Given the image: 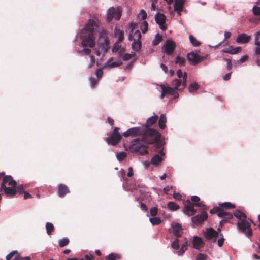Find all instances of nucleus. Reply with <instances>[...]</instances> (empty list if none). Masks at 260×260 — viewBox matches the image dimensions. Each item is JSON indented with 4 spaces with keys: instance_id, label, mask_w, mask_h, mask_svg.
<instances>
[{
    "instance_id": "obj_35",
    "label": "nucleus",
    "mask_w": 260,
    "mask_h": 260,
    "mask_svg": "<svg viewBox=\"0 0 260 260\" xmlns=\"http://www.w3.org/2000/svg\"><path fill=\"white\" fill-rule=\"evenodd\" d=\"M175 63L180 66H183L186 63V59L183 57L178 56L176 58Z\"/></svg>"
},
{
    "instance_id": "obj_8",
    "label": "nucleus",
    "mask_w": 260,
    "mask_h": 260,
    "mask_svg": "<svg viewBox=\"0 0 260 260\" xmlns=\"http://www.w3.org/2000/svg\"><path fill=\"white\" fill-rule=\"evenodd\" d=\"M201 210L200 214L197 215L191 218L192 222L197 226L200 225L203 222L206 220L208 218V214L206 212V210H204L202 208Z\"/></svg>"
},
{
    "instance_id": "obj_57",
    "label": "nucleus",
    "mask_w": 260,
    "mask_h": 260,
    "mask_svg": "<svg viewBox=\"0 0 260 260\" xmlns=\"http://www.w3.org/2000/svg\"><path fill=\"white\" fill-rule=\"evenodd\" d=\"M248 59V55H244L242 56L238 61L239 63H242L246 61H247Z\"/></svg>"
},
{
    "instance_id": "obj_12",
    "label": "nucleus",
    "mask_w": 260,
    "mask_h": 260,
    "mask_svg": "<svg viewBox=\"0 0 260 260\" xmlns=\"http://www.w3.org/2000/svg\"><path fill=\"white\" fill-rule=\"evenodd\" d=\"M121 16V12L119 10L115 11L113 7L110 8L107 12V20L108 22L111 21L113 18L117 20H119Z\"/></svg>"
},
{
    "instance_id": "obj_30",
    "label": "nucleus",
    "mask_w": 260,
    "mask_h": 260,
    "mask_svg": "<svg viewBox=\"0 0 260 260\" xmlns=\"http://www.w3.org/2000/svg\"><path fill=\"white\" fill-rule=\"evenodd\" d=\"M166 117L165 114H161L158 121V125L160 128L163 129L166 127Z\"/></svg>"
},
{
    "instance_id": "obj_28",
    "label": "nucleus",
    "mask_w": 260,
    "mask_h": 260,
    "mask_svg": "<svg viewBox=\"0 0 260 260\" xmlns=\"http://www.w3.org/2000/svg\"><path fill=\"white\" fill-rule=\"evenodd\" d=\"M158 117L157 116H154L150 117L147 120L146 125L143 127H147V128H150V127L152 126L153 124L156 123Z\"/></svg>"
},
{
    "instance_id": "obj_7",
    "label": "nucleus",
    "mask_w": 260,
    "mask_h": 260,
    "mask_svg": "<svg viewBox=\"0 0 260 260\" xmlns=\"http://www.w3.org/2000/svg\"><path fill=\"white\" fill-rule=\"evenodd\" d=\"M207 55L201 56L194 53L191 52L187 54V58L192 65L196 66L207 58Z\"/></svg>"
},
{
    "instance_id": "obj_3",
    "label": "nucleus",
    "mask_w": 260,
    "mask_h": 260,
    "mask_svg": "<svg viewBox=\"0 0 260 260\" xmlns=\"http://www.w3.org/2000/svg\"><path fill=\"white\" fill-rule=\"evenodd\" d=\"M210 213L212 214H216L218 217L223 218L220 222V226L221 227L233 217L232 213L226 212L223 209L218 207H214L210 210Z\"/></svg>"
},
{
    "instance_id": "obj_34",
    "label": "nucleus",
    "mask_w": 260,
    "mask_h": 260,
    "mask_svg": "<svg viewBox=\"0 0 260 260\" xmlns=\"http://www.w3.org/2000/svg\"><path fill=\"white\" fill-rule=\"evenodd\" d=\"M234 215L239 219V221L246 218L247 217L246 215L240 211H237L234 212Z\"/></svg>"
},
{
    "instance_id": "obj_61",
    "label": "nucleus",
    "mask_w": 260,
    "mask_h": 260,
    "mask_svg": "<svg viewBox=\"0 0 260 260\" xmlns=\"http://www.w3.org/2000/svg\"><path fill=\"white\" fill-rule=\"evenodd\" d=\"M91 52V49H89V48L84 49L80 51L81 53H83L85 55H89L90 54Z\"/></svg>"
},
{
    "instance_id": "obj_48",
    "label": "nucleus",
    "mask_w": 260,
    "mask_h": 260,
    "mask_svg": "<svg viewBox=\"0 0 260 260\" xmlns=\"http://www.w3.org/2000/svg\"><path fill=\"white\" fill-rule=\"evenodd\" d=\"M253 13L255 16H260V7L257 6H253L252 8Z\"/></svg>"
},
{
    "instance_id": "obj_44",
    "label": "nucleus",
    "mask_w": 260,
    "mask_h": 260,
    "mask_svg": "<svg viewBox=\"0 0 260 260\" xmlns=\"http://www.w3.org/2000/svg\"><path fill=\"white\" fill-rule=\"evenodd\" d=\"M150 221L152 225H158L161 222L159 217H153L150 218Z\"/></svg>"
},
{
    "instance_id": "obj_40",
    "label": "nucleus",
    "mask_w": 260,
    "mask_h": 260,
    "mask_svg": "<svg viewBox=\"0 0 260 260\" xmlns=\"http://www.w3.org/2000/svg\"><path fill=\"white\" fill-rule=\"evenodd\" d=\"M46 228L47 233L48 235H50L51 234V233L54 231V229L53 224L50 222L46 223Z\"/></svg>"
},
{
    "instance_id": "obj_1",
    "label": "nucleus",
    "mask_w": 260,
    "mask_h": 260,
    "mask_svg": "<svg viewBox=\"0 0 260 260\" xmlns=\"http://www.w3.org/2000/svg\"><path fill=\"white\" fill-rule=\"evenodd\" d=\"M99 25L97 22L92 19H89L85 26L80 32L82 38V45L83 47L92 48L95 46V35Z\"/></svg>"
},
{
    "instance_id": "obj_59",
    "label": "nucleus",
    "mask_w": 260,
    "mask_h": 260,
    "mask_svg": "<svg viewBox=\"0 0 260 260\" xmlns=\"http://www.w3.org/2000/svg\"><path fill=\"white\" fill-rule=\"evenodd\" d=\"M93 256L92 255H86L84 257H82L80 260H93Z\"/></svg>"
},
{
    "instance_id": "obj_53",
    "label": "nucleus",
    "mask_w": 260,
    "mask_h": 260,
    "mask_svg": "<svg viewBox=\"0 0 260 260\" xmlns=\"http://www.w3.org/2000/svg\"><path fill=\"white\" fill-rule=\"evenodd\" d=\"M241 50L242 48L241 47H237L234 48L232 47V52H231V54H237L239 53Z\"/></svg>"
},
{
    "instance_id": "obj_5",
    "label": "nucleus",
    "mask_w": 260,
    "mask_h": 260,
    "mask_svg": "<svg viewBox=\"0 0 260 260\" xmlns=\"http://www.w3.org/2000/svg\"><path fill=\"white\" fill-rule=\"evenodd\" d=\"M238 229L242 233H245L248 237L252 234V230L251 228V224L249 222L246 220V218L239 221L237 223Z\"/></svg>"
},
{
    "instance_id": "obj_58",
    "label": "nucleus",
    "mask_w": 260,
    "mask_h": 260,
    "mask_svg": "<svg viewBox=\"0 0 260 260\" xmlns=\"http://www.w3.org/2000/svg\"><path fill=\"white\" fill-rule=\"evenodd\" d=\"M224 60L227 62V66H226L227 69L228 70H231V69L232 68V64L231 60L229 59L225 58Z\"/></svg>"
},
{
    "instance_id": "obj_49",
    "label": "nucleus",
    "mask_w": 260,
    "mask_h": 260,
    "mask_svg": "<svg viewBox=\"0 0 260 260\" xmlns=\"http://www.w3.org/2000/svg\"><path fill=\"white\" fill-rule=\"evenodd\" d=\"M122 64L121 61H114L108 64V66L111 68L117 67L121 66Z\"/></svg>"
},
{
    "instance_id": "obj_23",
    "label": "nucleus",
    "mask_w": 260,
    "mask_h": 260,
    "mask_svg": "<svg viewBox=\"0 0 260 260\" xmlns=\"http://www.w3.org/2000/svg\"><path fill=\"white\" fill-rule=\"evenodd\" d=\"M184 0H175L174 3V10L178 15H181V12L183 10L184 5Z\"/></svg>"
},
{
    "instance_id": "obj_26",
    "label": "nucleus",
    "mask_w": 260,
    "mask_h": 260,
    "mask_svg": "<svg viewBox=\"0 0 260 260\" xmlns=\"http://www.w3.org/2000/svg\"><path fill=\"white\" fill-rule=\"evenodd\" d=\"M172 228L174 235L177 237H181L183 233L181 225L179 224H176L173 225Z\"/></svg>"
},
{
    "instance_id": "obj_52",
    "label": "nucleus",
    "mask_w": 260,
    "mask_h": 260,
    "mask_svg": "<svg viewBox=\"0 0 260 260\" xmlns=\"http://www.w3.org/2000/svg\"><path fill=\"white\" fill-rule=\"evenodd\" d=\"M121 43H119L118 41H117V42L115 43L112 51L113 52H116L118 51V50L121 47V45H120Z\"/></svg>"
},
{
    "instance_id": "obj_42",
    "label": "nucleus",
    "mask_w": 260,
    "mask_h": 260,
    "mask_svg": "<svg viewBox=\"0 0 260 260\" xmlns=\"http://www.w3.org/2000/svg\"><path fill=\"white\" fill-rule=\"evenodd\" d=\"M19 253L18 252L17 250H14L10 252L9 254H8L6 258L7 260H11L13 257H17Z\"/></svg>"
},
{
    "instance_id": "obj_32",
    "label": "nucleus",
    "mask_w": 260,
    "mask_h": 260,
    "mask_svg": "<svg viewBox=\"0 0 260 260\" xmlns=\"http://www.w3.org/2000/svg\"><path fill=\"white\" fill-rule=\"evenodd\" d=\"M132 46L133 49L134 51L138 52L141 49V41H133Z\"/></svg>"
},
{
    "instance_id": "obj_20",
    "label": "nucleus",
    "mask_w": 260,
    "mask_h": 260,
    "mask_svg": "<svg viewBox=\"0 0 260 260\" xmlns=\"http://www.w3.org/2000/svg\"><path fill=\"white\" fill-rule=\"evenodd\" d=\"M70 192L68 187L63 184H60L58 186L57 193L59 197L63 198Z\"/></svg>"
},
{
    "instance_id": "obj_38",
    "label": "nucleus",
    "mask_w": 260,
    "mask_h": 260,
    "mask_svg": "<svg viewBox=\"0 0 260 260\" xmlns=\"http://www.w3.org/2000/svg\"><path fill=\"white\" fill-rule=\"evenodd\" d=\"M162 40V37L159 34L155 35L154 39L153 40L152 44L154 46L157 45Z\"/></svg>"
},
{
    "instance_id": "obj_51",
    "label": "nucleus",
    "mask_w": 260,
    "mask_h": 260,
    "mask_svg": "<svg viewBox=\"0 0 260 260\" xmlns=\"http://www.w3.org/2000/svg\"><path fill=\"white\" fill-rule=\"evenodd\" d=\"M147 13L144 10H141L138 16L141 17V19L144 20L147 18Z\"/></svg>"
},
{
    "instance_id": "obj_2",
    "label": "nucleus",
    "mask_w": 260,
    "mask_h": 260,
    "mask_svg": "<svg viewBox=\"0 0 260 260\" xmlns=\"http://www.w3.org/2000/svg\"><path fill=\"white\" fill-rule=\"evenodd\" d=\"M160 136V134L157 131L152 128H147V127H143L141 140L144 143L146 144L155 143L156 148H160L163 146V144L159 142Z\"/></svg>"
},
{
    "instance_id": "obj_4",
    "label": "nucleus",
    "mask_w": 260,
    "mask_h": 260,
    "mask_svg": "<svg viewBox=\"0 0 260 260\" xmlns=\"http://www.w3.org/2000/svg\"><path fill=\"white\" fill-rule=\"evenodd\" d=\"M140 138H137L133 140L129 149L132 152H139L141 155L148 154L146 146L143 142H140Z\"/></svg>"
},
{
    "instance_id": "obj_22",
    "label": "nucleus",
    "mask_w": 260,
    "mask_h": 260,
    "mask_svg": "<svg viewBox=\"0 0 260 260\" xmlns=\"http://www.w3.org/2000/svg\"><path fill=\"white\" fill-rule=\"evenodd\" d=\"M193 247L196 249H200L204 247L205 244L203 240L198 236H194L192 241Z\"/></svg>"
},
{
    "instance_id": "obj_45",
    "label": "nucleus",
    "mask_w": 260,
    "mask_h": 260,
    "mask_svg": "<svg viewBox=\"0 0 260 260\" xmlns=\"http://www.w3.org/2000/svg\"><path fill=\"white\" fill-rule=\"evenodd\" d=\"M127 154L124 152L119 153L116 155V157L119 161H121L124 160Z\"/></svg>"
},
{
    "instance_id": "obj_6",
    "label": "nucleus",
    "mask_w": 260,
    "mask_h": 260,
    "mask_svg": "<svg viewBox=\"0 0 260 260\" xmlns=\"http://www.w3.org/2000/svg\"><path fill=\"white\" fill-rule=\"evenodd\" d=\"M119 129L118 127H115L111 135L106 139V142L109 144H111L113 146H116L120 142L122 139V136L120 134Z\"/></svg>"
},
{
    "instance_id": "obj_54",
    "label": "nucleus",
    "mask_w": 260,
    "mask_h": 260,
    "mask_svg": "<svg viewBox=\"0 0 260 260\" xmlns=\"http://www.w3.org/2000/svg\"><path fill=\"white\" fill-rule=\"evenodd\" d=\"M207 255L204 254L199 253L197 255L196 260H206Z\"/></svg>"
},
{
    "instance_id": "obj_50",
    "label": "nucleus",
    "mask_w": 260,
    "mask_h": 260,
    "mask_svg": "<svg viewBox=\"0 0 260 260\" xmlns=\"http://www.w3.org/2000/svg\"><path fill=\"white\" fill-rule=\"evenodd\" d=\"M150 214L152 216L155 217L158 213V209L157 207H153L150 209Z\"/></svg>"
},
{
    "instance_id": "obj_62",
    "label": "nucleus",
    "mask_w": 260,
    "mask_h": 260,
    "mask_svg": "<svg viewBox=\"0 0 260 260\" xmlns=\"http://www.w3.org/2000/svg\"><path fill=\"white\" fill-rule=\"evenodd\" d=\"M220 236H221L222 237L218 240V245L219 247H221L223 245L224 241L222 234H220Z\"/></svg>"
},
{
    "instance_id": "obj_55",
    "label": "nucleus",
    "mask_w": 260,
    "mask_h": 260,
    "mask_svg": "<svg viewBox=\"0 0 260 260\" xmlns=\"http://www.w3.org/2000/svg\"><path fill=\"white\" fill-rule=\"evenodd\" d=\"M133 55L129 53H125L122 56V59L124 61H127L131 59L133 57Z\"/></svg>"
},
{
    "instance_id": "obj_39",
    "label": "nucleus",
    "mask_w": 260,
    "mask_h": 260,
    "mask_svg": "<svg viewBox=\"0 0 260 260\" xmlns=\"http://www.w3.org/2000/svg\"><path fill=\"white\" fill-rule=\"evenodd\" d=\"M70 243V240L67 238H64L60 240L58 242L59 245L60 247H63L68 245Z\"/></svg>"
},
{
    "instance_id": "obj_21",
    "label": "nucleus",
    "mask_w": 260,
    "mask_h": 260,
    "mask_svg": "<svg viewBox=\"0 0 260 260\" xmlns=\"http://www.w3.org/2000/svg\"><path fill=\"white\" fill-rule=\"evenodd\" d=\"M191 200L192 204H193L195 206L200 207L201 209L203 208L204 210H207V206L203 204V202H200V199L199 197L193 196L191 197Z\"/></svg>"
},
{
    "instance_id": "obj_29",
    "label": "nucleus",
    "mask_w": 260,
    "mask_h": 260,
    "mask_svg": "<svg viewBox=\"0 0 260 260\" xmlns=\"http://www.w3.org/2000/svg\"><path fill=\"white\" fill-rule=\"evenodd\" d=\"M114 34L115 37L118 39L117 41H118L119 43H121L124 39V31L116 27L115 28Z\"/></svg>"
},
{
    "instance_id": "obj_15",
    "label": "nucleus",
    "mask_w": 260,
    "mask_h": 260,
    "mask_svg": "<svg viewBox=\"0 0 260 260\" xmlns=\"http://www.w3.org/2000/svg\"><path fill=\"white\" fill-rule=\"evenodd\" d=\"M156 149H160L158 151V154L155 155L151 160V163L153 165H157L161 162L162 160V156L165 155L164 152V148L162 147L160 148H156Z\"/></svg>"
},
{
    "instance_id": "obj_63",
    "label": "nucleus",
    "mask_w": 260,
    "mask_h": 260,
    "mask_svg": "<svg viewBox=\"0 0 260 260\" xmlns=\"http://www.w3.org/2000/svg\"><path fill=\"white\" fill-rule=\"evenodd\" d=\"M90 64L89 65V67L90 68H91L94 64L95 60V58L93 56H90Z\"/></svg>"
},
{
    "instance_id": "obj_36",
    "label": "nucleus",
    "mask_w": 260,
    "mask_h": 260,
    "mask_svg": "<svg viewBox=\"0 0 260 260\" xmlns=\"http://www.w3.org/2000/svg\"><path fill=\"white\" fill-rule=\"evenodd\" d=\"M187 245L188 241H186L181 246V248L177 252L179 255H182L183 254L185 251L187 249Z\"/></svg>"
},
{
    "instance_id": "obj_25",
    "label": "nucleus",
    "mask_w": 260,
    "mask_h": 260,
    "mask_svg": "<svg viewBox=\"0 0 260 260\" xmlns=\"http://www.w3.org/2000/svg\"><path fill=\"white\" fill-rule=\"evenodd\" d=\"M2 189L4 190V193L7 196H10L11 197L14 196L17 193V190L16 189V187H14L11 186V187H1Z\"/></svg>"
},
{
    "instance_id": "obj_41",
    "label": "nucleus",
    "mask_w": 260,
    "mask_h": 260,
    "mask_svg": "<svg viewBox=\"0 0 260 260\" xmlns=\"http://www.w3.org/2000/svg\"><path fill=\"white\" fill-rule=\"evenodd\" d=\"M189 40L192 45L194 46L197 47L201 45V43L198 41L192 35L189 36Z\"/></svg>"
},
{
    "instance_id": "obj_33",
    "label": "nucleus",
    "mask_w": 260,
    "mask_h": 260,
    "mask_svg": "<svg viewBox=\"0 0 260 260\" xmlns=\"http://www.w3.org/2000/svg\"><path fill=\"white\" fill-rule=\"evenodd\" d=\"M168 208L172 211H176L179 209L180 207L178 205L173 202H169L167 204Z\"/></svg>"
},
{
    "instance_id": "obj_19",
    "label": "nucleus",
    "mask_w": 260,
    "mask_h": 260,
    "mask_svg": "<svg viewBox=\"0 0 260 260\" xmlns=\"http://www.w3.org/2000/svg\"><path fill=\"white\" fill-rule=\"evenodd\" d=\"M251 37L250 36L247 35L246 34L243 33L239 35L236 38V42L238 43L246 44L248 43Z\"/></svg>"
},
{
    "instance_id": "obj_13",
    "label": "nucleus",
    "mask_w": 260,
    "mask_h": 260,
    "mask_svg": "<svg viewBox=\"0 0 260 260\" xmlns=\"http://www.w3.org/2000/svg\"><path fill=\"white\" fill-rule=\"evenodd\" d=\"M175 48V42L171 40H167L162 48L166 54L171 55L174 52Z\"/></svg>"
},
{
    "instance_id": "obj_64",
    "label": "nucleus",
    "mask_w": 260,
    "mask_h": 260,
    "mask_svg": "<svg viewBox=\"0 0 260 260\" xmlns=\"http://www.w3.org/2000/svg\"><path fill=\"white\" fill-rule=\"evenodd\" d=\"M107 259L109 260H116V255L113 253H111L107 256Z\"/></svg>"
},
{
    "instance_id": "obj_46",
    "label": "nucleus",
    "mask_w": 260,
    "mask_h": 260,
    "mask_svg": "<svg viewBox=\"0 0 260 260\" xmlns=\"http://www.w3.org/2000/svg\"><path fill=\"white\" fill-rule=\"evenodd\" d=\"M171 247L175 250H178L179 249V239L177 238L172 242Z\"/></svg>"
},
{
    "instance_id": "obj_24",
    "label": "nucleus",
    "mask_w": 260,
    "mask_h": 260,
    "mask_svg": "<svg viewBox=\"0 0 260 260\" xmlns=\"http://www.w3.org/2000/svg\"><path fill=\"white\" fill-rule=\"evenodd\" d=\"M109 41L105 40L104 43L99 45L96 54L100 55L101 53H106L107 51L109 45Z\"/></svg>"
},
{
    "instance_id": "obj_18",
    "label": "nucleus",
    "mask_w": 260,
    "mask_h": 260,
    "mask_svg": "<svg viewBox=\"0 0 260 260\" xmlns=\"http://www.w3.org/2000/svg\"><path fill=\"white\" fill-rule=\"evenodd\" d=\"M8 184L9 185L15 187L17 185L16 181L13 180L11 176H5L1 183V187H6L5 184Z\"/></svg>"
},
{
    "instance_id": "obj_27",
    "label": "nucleus",
    "mask_w": 260,
    "mask_h": 260,
    "mask_svg": "<svg viewBox=\"0 0 260 260\" xmlns=\"http://www.w3.org/2000/svg\"><path fill=\"white\" fill-rule=\"evenodd\" d=\"M163 88L165 89V92H166L167 94H169L171 95H174L175 98H177L179 96L178 93L176 91V89H173L172 87H166L164 85H161Z\"/></svg>"
},
{
    "instance_id": "obj_14",
    "label": "nucleus",
    "mask_w": 260,
    "mask_h": 260,
    "mask_svg": "<svg viewBox=\"0 0 260 260\" xmlns=\"http://www.w3.org/2000/svg\"><path fill=\"white\" fill-rule=\"evenodd\" d=\"M187 82V73L186 72L184 73L183 77V81H182L181 79H175L172 81V85L174 87L176 90H180L179 87L182 84L183 86V88H184L186 85Z\"/></svg>"
},
{
    "instance_id": "obj_56",
    "label": "nucleus",
    "mask_w": 260,
    "mask_h": 260,
    "mask_svg": "<svg viewBox=\"0 0 260 260\" xmlns=\"http://www.w3.org/2000/svg\"><path fill=\"white\" fill-rule=\"evenodd\" d=\"M15 260H31V258L29 256H26V257L20 256L19 254L17 257H15Z\"/></svg>"
},
{
    "instance_id": "obj_47",
    "label": "nucleus",
    "mask_w": 260,
    "mask_h": 260,
    "mask_svg": "<svg viewBox=\"0 0 260 260\" xmlns=\"http://www.w3.org/2000/svg\"><path fill=\"white\" fill-rule=\"evenodd\" d=\"M255 45L256 46L260 45V31L257 32L255 35Z\"/></svg>"
},
{
    "instance_id": "obj_17",
    "label": "nucleus",
    "mask_w": 260,
    "mask_h": 260,
    "mask_svg": "<svg viewBox=\"0 0 260 260\" xmlns=\"http://www.w3.org/2000/svg\"><path fill=\"white\" fill-rule=\"evenodd\" d=\"M219 233L212 228H207L204 233L205 238L209 240L214 239V240L218 237Z\"/></svg>"
},
{
    "instance_id": "obj_43",
    "label": "nucleus",
    "mask_w": 260,
    "mask_h": 260,
    "mask_svg": "<svg viewBox=\"0 0 260 260\" xmlns=\"http://www.w3.org/2000/svg\"><path fill=\"white\" fill-rule=\"evenodd\" d=\"M148 24L147 21H143L140 25V29L143 33L147 32L148 29Z\"/></svg>"
},
{
    "instance_id": "obj_11",
    "label": "nucleus",
    "mask_w": 260,
    "mask_h": 260,
    "mask_svg": "<svg viewBox=\"0 0 260 260\" xmlns=\"http://www.w3.org/2000/svg\"><path fill=\"white\" fill-rule=\"evenodd\" d=\"M143 127H135L129 128L122 134L124 137H136L141 136Z\"/></svg>"
},
{
    "instance_id": "obj_37",
    "label": "nucleus",
    "mask_w": 260,
    "mask_h": 260,
    "mask_svg": "<svg viewBox=\"0 0 260 260\" xmlns=\"http://www.w3.org/2000/svg\"><path fill=\"white\" fill-rule=\"evenodd\" d=\"M199 88V85L196 82L191 83L188 88L189 92L192 93Z\"/></svg>"
},
{
    "instance_id": "obj_60",
    "label": "nucleus",
    "mask_w": 260,
    "mask_h": 260,
    "mask_svg": "<svg viewBox=\"0 0 260 260\" xmlns=\"http://www.w3.org/2000/svg\"><path fill=\"white\" fill-rule=\"evenodd\" d=\"M181 195L178 192H174L173 193V198L177 200H181Z\"/></svg>"
},
{
    "instance_id": "obj_9",
    "label": "nucleus",
    "mask_w": 260,
    "mask_h": 260,
    "mask_svg": "<svg viewBox=\"0 0 260 260\" xmlns=\"http://www.w3.org/2000/svg\"><path fill=\"white\" fill-rule=\"evenodd\" d=\"M184 209L183 212L185 214L189 216H192L196 213V210L194 209L196 207L192 202L188 199L185 201H184Z\"/></svg>"
},
{
    "instance_id": "obj_10",
    "label": "nucleus",
    "mask_w": 260,
    "mask_h": 260,
    "mask_svg": "<svg viewBox=\"0 0 260 260\" xmlns=\"http://www.w3.org/2000/svg\"><path fill=\"white\" fill-rule=\"evenodd\" d=\"M130 27H131V30L128 36V40L129 41H141V34L140 31L139 30H137L134 32V30L138 27V25L132 23L130 25Z\"/></svg>"
},
{
    "instance_id": "obj_16",
    "label": "nucleus",
    "mask_w": 260,
    "mask_h": 260,
    "mask_svg": "<svg viewBox=\"0 0 260 260\" xmlns=\"http://www.w3.org/2000/svg\"><path fill=\"white\" fill-rule=\"evenodd\" d=\"M156 22L159 25L160 28L165 30L167 28L166 25H165L166 23V16L161 13H157L155 17Z\"/></svg>"
},
{
    "instance_id": "obj_31",
    "label": "nucleus",
    "mask_w": 260,
    "mask_h": 260,
    "mask_svg": "<svg viewBox=\"0 0 260 260\" xmlns=\"http://www.w3.org/2000/svg\"><path fill=\"white\" fill-rule=\"evenodd\" d=\"M219 206H220V208H223L226 209H234L236 207L234 204H233L231 202H228L219 203Z\"/></svg>"
}]
</instances>
